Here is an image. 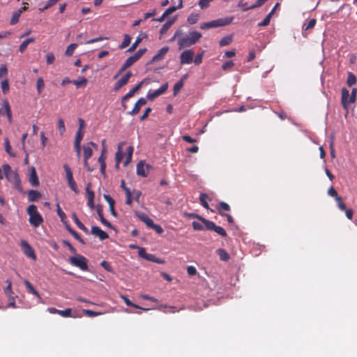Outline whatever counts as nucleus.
I'll list each match as a JSON object with an SVG mask.
<instances>
[{"label":"nucleus","instance_id":"f257e3e1","mask_svg":"<svg viewBox=\"0 0 357 357\" xmlns=\"http://www.w3.org/2000/svg\"><path fill=\"white\" fill-rule=\"evenodd\" d=\"M202 34L197 31H190L188 34L181 35L178 40L179 50L190 47L197 43L202 38Z\"/></svg>","mask_w":357,"mask_h":357},{"label":"nucleus","instance_id":"f03ea898","mask_svg":"<svg viewBox=\"0 0 357 357\" xmlns=\"http://www.w3.org/2000/svg\"><path fill=\"white\" fill-rule=\"evenodd\" d=\"M2 169L3 172V174L5 175V177L6 179L10 182L14 184L15 188L21 191L22 187H21V181L20 178V176L17 171H13L11 169L10 166L6 163L2 165Z\"/></svg>","mask_w":357,"mask_h":357},{"label":"nucleus","instance_id":"7ed1b4c3","mask_svg":"<svg viewBox=\"0 0 357 357\" xmlns=\"http://www.w3.org/2000/svg\"><path fill=\"white\" fill-rule=\"evenodd\" d=\"M26 212L29 215V223L33 227H38L43 222V218L38 213L36 206L33 204L29 206Z\"/></svg>","mask_w":357,"mask_h":357},{"label":"nucleus","instance_id":"20e7f679","mask_svg":"<svg viewBox=\"0 0 357 357\" xmlns=\"http://www.w3.org/2000/svg\"><path fill=\"white\" fill-rule=\"evenodd\" d=\"M68 261L71 265L79 268L82 271H87L89 270L88 260L81 255H76L69 257Z\"/></svg>","mask_w":357,"mask_h":357},{"label":"nucleus","instance_id":"39448f33","mask_svg":"<svg viewBox=\"0 0 357 357\" xmlns=\"http://www.w3.org/2000/svg\"><path fill=\"white\" fill-rule=\"evenodd\" d=\"M91 146H96V144L93 142H89L87 144L83 146L84 152V166L87 169L89 172L93 171V168H91L89 165L88 160L91 157L93 151Z\"/></svg>","mask_w":357,"mask_h":357},{"label":"nucleus","instance_id":"423d86ee","mask_svg":"<svg viewBox=\"0 0 357 357\" xmlns=\"http://www.w3.org/2000/svg\"><path fill=\"white\" fill-rule=\"evenodd\" d=\"M206 222L205 229L207 230H213L222 237L227 236L226 231L220 226H217L211 220H204Z\"/></svg>","mask_w":357,"mask_h":357},{"label":"nucleus","instance_id":"0eeeda50","mask_svg":"<svg viewBox=\"0 0 357 357\" xmlns=\"http://www.w3.org/2000/svg\"><path fill=\"white\" fill-rule=\"evenodd\" d=\"M194 52L191 49L184 50L180 55L181 65L190 64L193 62Z\"/></svg>","mask_w":357,"mask_h":357},{"label":"nucleus","instance_id":"6e6552de","mask_svg":"<svg viewBox=\"0 0 357 357\" xmlns=\"http://www.w3.org/2000/svg\"><path fill=\"white\" fill-rule=\"evenodd\" d=\"M168 89V83L166 82L162 84L158 90L151 91H149L147 93L146 98L149 100H153L162 94L165 93Z\"/></svg>","mask_w":357,"mask_h":357},{"label":"nucleus","instance_id":"1a4fd4ad","mask_svg":"<svg viewBox=\"0 0 357 357\" xmlns=\"http://www.w3.org/2000/svg\"><path fill=\"white\" fill-rule=\"evenodd\" d=\"M20 245L23 250V252L26 256L33 260L36 259V255L35 254V252L28 242H26L24 240H22Z\"/></svg>","mask_w":357,"mask_h":357},{"label":"nucleus","instance_id":"9d476101","mask_svg":"<svg viewBox=\"0 0 357 357\" xmlns=\"http://www.w3.org/2000/svg\"><path fill=\"white\" fill-rule=\"evenodd\" d=\"M234 20V17L219 18L211 22V28L224 26L230 24Z\"/></svg>","mask_w":357,"mask_h":357},{"label":"nucleus","instance_id":"9b49d317","mask_svg":"<svg viewBox=\"0 0 357 357\" xmlns=\"http://www.w3.org/2000/svg\"><path fill=\"white\" fill-rule=\"evenodd\" d=\"M132 74L131 72L128 71L114 85V90L115 91H119L122 86L126 85L130 78L132 77Z\"/></svg>","mask_w":357,"mask_h":357},{"label":"nucleus","instance_id":"f8f14e48","mask_svg":"<svg viewBox=\"0 0 357 357\" xmlns=\"http://www.w3.org/2000/svg\"><path fill=\"white\" fill-rule=\"evenodd\" d=\"M91 185V183H89L86 187V192L87 197H88L87 205L90 208L93 209L95 207V204H94L95 194H94L93 191L90 190Z\"/></svg>","mask_w":357,"mask_h":357},{"label":"nucleus","instance_id":"ddd939ff","mask_svg":"<svg viewBox=\"0 0 357 357\" xmlns=\"http://www.w3.org/2000/svg\"><path fill=\"white\" fill-rule=\"evenodd\" d=\"M151 167L150 165H146L144 162L139 161L137 165V174L139 176H142L143 177H146L148 175V172L146 169Z\"/></svg>","mask_w":357,"mask_h":357},{"label":"nucleus","instance_id":"4468645a","mask_svg":"<svg viewBox=\"0 0 357 357\" xmlns=\"http://www.w3.org/2000/svg\"><path fill=\"white\" fill-rule=\"evenodd\" d=\"M29 181L31 183V185L33 187H37L39 185V180L36 171L35 167H31L29 169Z\"/></svg>","mask_w":357,"mask_h":357},{"label":"nucleus","instance_id":"2eb2a0df","mask_svg":"<svg viewBox=\"0 0 357 357\" xmlns=\"http://www.w3.org/2000/svg\"><path fill=\"white\" fill-rule=\"evenodd\" d=\"M146 104V100L144 98H140L135 104L133 109L128 112V114L134 116L138 114L142 106Z\"/></svg>","mask_w":357,"mask_h":357},{"label":"nucleus","instance_id":"dca6fc26","mask_svg":"<svg viewBox=\"0 0 357 357\" xmlns=\"http://www.w3.org/2000/svg\"><path fill=\"white\" fill-rule=\"evenodd\" d=\"M91 231L92 234L98 236L101 241L109 238L108 234L98 226H93Z\"/></svg>","mask_w":357,"mask_h":357},{"label":"nucleus","instance_id":"f3484780","mask_svg":"<svg viewBox=\"0 0 357 357\" xmlns=\"http://www.w3.org/2000/svg\"><path fill=\"white\" fill-rule=\"evenodd\" d=\"M169 51L168 47L161 48L159 52L152 58L151 62H156L164 59L165 56Z\"/></svg>","mask_w":357,"mask_h":357},{"label":"nucleus","instance_id":"a211bd4d","mask_svg":"<svg viewBox=\"0 0 357 357\" xmlns=\"http://www.w3.org/2000/svg\"><path fill=\"white\" fill-rule=\"evenodd\" d=\"M349 92L346 88L342 89V105L345 109H348L349 103Z\"/></svg>","mask_w":357,"mask_h":357},{"label":"nucleus","instance_id":"6ab92c4d","mask_svg":"<svg viewBox=\"0 0 357 357\" xmlns=\"http://www.w3.org/2000/svg\"><path fill=\"white\" fill-rule=\"evenodd\" d=\"M96 211H97V213L98 215V217H99V219H100V221L105 226H107V227H109V228H112V225H111L110 222H109L103 216V213H102V209L101 208L100 206H97V208H96Z\"/></svg>","mask_w":357,"mask_h":357},{"label":"nucleus","instance_id":"aec40b11","mask_svg":"<svg viewBox=\"0 0 357 357\" xmlns=\"http://www.w3.org/2000/svg\"><path fill=\"white\" fill-rule=\"evenodd\" d=\"M216 209L220 215H225V213H224L223 211H229L231 208L228 204L224 202H220L217 205Z\"/></svg>","mask_w":357,"mask_h":357},{"label":"nucleus","instance_id":"412c9836","mask_svg":"<svg viewBox=\"0 0 357 357\" xmlns=\"http://www.w3.org/2000/svg\"><path fill=\"white\" fill-rule=\"evenodd\" d=\"M176 20V17H174L173 19L169 20L167 22H166L160 29V33L161 35L165 34L172 26V25L175 22Z\"/></svg>","mask_w":357,"mask_h":357},{"label":"nucleus","instance_id":"4be33fe9","mask_svg":"<svg viewBox=\"0 0 357 357\" xmlns=\"http://www.w3.org/2000/svg\"><path fill=\"white\" fill-rule=\"evenodd\" d=\"M72 218L75 223V225L78 227L79 229H80L82 231H83L85 233H88L89 230L84 225V224L79 220L75 213H73L72 214Z\"/></svg>","mask_w":357,"mask_h":357},{"label":"nucleus","instance_id":"5701e85b","mask_svg":"<svg viewBox=\"0 0 357 357\" xmlns=\"http://www.w3.org/2000/svg\"><path fill=\"white\" fill-rule=\"evenodd\" d=\"M40 197V192L37 190H31L28 192V199L29 202L37 201Z\"/></svg>","mask_w":357,"mask_h":357},{"label":"nucleus","instance_id":"b1692460","mask_svg":"<svg viewBox=\"0 0 357 357\" xmlns=\"http://www.w3.org/2000/svg\"><path fill=\"white\" fill-rule=\"evenodd\" d=\"M143 82H139L137 85L133 87L130 91L123 97V101L132 97L134 94L141 88Z\"/></svg>","mask_w":357,"mask_h":357},{"label":"nucleus","instance_id":"393cba45","mask_svg":"<svg viewBox=\"0 0 357 357\" xmlns=\"http://www.w3.org/2000/svg\"><path fill=\"white\" fill-rule=\"evenodd\" d=\"M125 144V142H121L118 146V151L116 153L115 155V160H116V167H118L119 165V163L122 160L123 158V153L121 151V147L123 145Z\"/></svg>","mask_w":357,"mask_h":357},{"label":"nucleus","instance_id":"a878e982","mask_svg":"<svg viewBox=\"0 0 357 357\" xmlns=\"http://www.w3.org/2000/svg\"><path fill=\"white\" fill-rule=\"evenodd\" d=\"M66 229L75 238H76L77 241H79L81 243L85 244V242L82 238L80 235L73 229L70 227L69 225H66Z\"/></svg>","mask_w":357,"mask_h":357},{"label":"nucleus","instance_id":"bb28decb","mask_svg":"<svg viewBox=\"0 0 357 357\" xmlns=\"http://www.w3.org/2000/svg\"><path fill=\"white\" fill-rule=\"evenodd\" d=\"M35 41V38H29L27 39H26L25 40H24L20 45L19 47V50L21 53H23L25 50L26 49L27 46L29 45V44L33 43Z\"/></svg>","mask_w":357,"mask_h":357},{"label":"nucleus","instance_id":"cd10ccee","mask_svg":"<svg viewBox=\"0 0 357 357\" xmlns=\"http://www.w3.org/2000/svg\"><path fill=\"white\" fill-rule=\"evenodd\" d=\"M183 7V2L182 0L180 1L179 4L178 6H170L163 13L165 16L167 17L172 13L175 12L177 9L181 8Z\"/></svg>","mask_w":357,"mask_h":357},{"label":"nucleus","instance_id":"c85d7f7f","mask_svg":"<svg viewBox=\"0 0 357 357\" xmlns=\"http://www.w3.org/2000/svg\"><path fill=\"white\" fill-rule=\"evenodd\" d=\"M139 219L144 222L148 227H151V225H153V221L152 219L149 218L146 214H140L138 215Z\"/></svg>","mask_w":357,"mask_h":357},{"label":"nucleus","instance_id":"c756f323","mask_svg":"<svg viewBox=\"0 0 357 357\" xmlns=\"http://www.w3.org/2000/svg\"><path fill=\"white\" fill-rule=\"evenodd\" d=\"M134 149L132 146H130L126 149V159L124 162V165H127L128 163H130L132 160V153H133Z\"/></svg>","mask_w":357,"mask_h":357},{"label":"nucleus","instance_id":"7c9ffc66","mask_svg":"<svg viewBox=\"0 0 357 357\" xmlns=\"http://www.w3.org/2000/svg\"><path fill=\"white\" fill-rule=\"evenodd\" d=\"M208 199V196L206 193H202L199 196V202L206 209H210L209 205L206 201Z\"/></svg>","mask_w":357,"mask_h":357},{"label":"nucleus","instance_id":"2f4dec72","mask_svg":"<svg viewBox=\"0 0 357 357\" xmlns=\"http://www.w3.org/2000/svg\"><path fill=\"white\" fill-rule=\"evenodd\" d=\"M4 112L7 115L9 122L12 121V114L9 102L7 100L3 102Z\"/></svg>","mask_w":357,"mask_h":357},{"label":"nucleus","instance_id":"473e14b6","mask_svg":"<svg viewBox=\"0 0 357 357\" xmlns=\"http://www.w3.org/2000/svg\"><path fill=\"white\" fill-rule=\"evenodd\" d=\"M4 144H5V151L11 157H15V153H13L12 151V148H11V146L10 144V142H9V139L8 138H6L5 139V142H4Z\"/></svg>","mask_w":357,"mask_h":357},{"label":"nucleus","instance_id":"72a5a7b5","mask_svg":"<svg viewBox=\"0 0 357 357\" xmlns=\"http://www.w3.org/2000/svg\"><path fill=\"white\" fill-rule=\"evenodd\" d=\"M22 10H18L17 11L13 13L10 22L11 25H14L18 22Z\"/></svg>","mask_w":357,"mask_h":357},{"label":"nucleus","instance_id":"f704fd0d","mask_svg":"<svg viewBox=\"0 0 357 357\" xmlns=\"http://www.w3.org/2000/svg\"><path fill=\"white\" fill-rule=\"evenodd\" d=\"M217 252L221 260L227 261L229 259V255L224 249H218Z\"/></svg>","mask_w":357,"mask_h":357},{"label":"nucleus","instance_id":"c9c22d12","mask_svg":"<svg viewBox=\"0 0 357 357\" xmlns=\"http://www.w3.org/2000/svg\"><path fill=\"white\" fill-rule=\"evenodd\" d=\"M24 284H25L26 289H28V291L31 294L36 296L38 298L40 297V295H39L38 292L34 289L33 285L28 280H25L24 281Z\"/></svg>","mask_w":357,"mask_h":357},{"label":"nucleus","instance_id":"e433bc0d","mask_svg":"<svg viewBox=\"0 0 357 357\" xmlns=\"http://www.w3.org/2000/svg\"><path fill=\"white\" fill-rule=\"evenodd\" d=\"M130 41H131L130 36L128 34H125L123 36V40L121 43V44L119 45V48L124 49V48L127 47L130 45Z\"/></svg>","mask_w":357,"mask_h":357},{"label":"nucleus","instance_id":"4c0bfd02","mask_svg":"<svg viewBox=\"0 0 357 357\" xmlns=\"http://www.w3.org/2000/svg\"><path fill=\"white\" fill-rule=\"evenodd\" d=\"M57 128H58L60 135L62 136L64 134V132H66L64 121L62 119H59L58 120Z\"/></svg>","mask_w":357,"mask_h":357},{"label":"nucleus","instance_id":"58836bf2","mask_svg":"<svg viewBox=\"0 0 357 357\" xmlns=\"http://www.w3.org/2000/svg\"><path fill=\"white\" fill-rule=\"evenodd\" d=\"M186 76H185L183 79H181L180 81H178L177 83L175 84L174 86V95L176 96L183 88V79L185 78Z\"/></svg>","mask_w":357,"mask_h":357},{"label":"nucleus","instance_id":"ea45409f","mask_svg":"<svg viewBox=\"0 0 357 357\" xmlns=\"http://www.w3.org/2000/svg\"><path fill=\"white\" fill-rule=\"evenodd\" d=\"M63 169L66 172V176L67 181L74 179L73 172H72L70 167L67 164H65L63 165Z\"/></svg>","mask_w":357,"mask_h":357},{"label":"nucleus","instance_id":"a19ab883","mask_svg":"<svg viewBox=\"0 0 357 357\" xmlns=\"http://www.w3.org/2000/svg\"><path fill=\"white\" fill-rule=\"evenodd\" d=\"M356 83V77L352 73H349L347 84L349 86H351Z\"/></svg>","mask_w":357,"mask_h":357},{"label":"nucleus","instance_id":"79ce46f5","mask_svg":"<svg viewBox=\"0 0 357 357\" xmlns=\"http://www.w3.org/2000/svg\"><path fill=\"white\" fill-rule=\"evenodd\" d=\"M272 17V12H270L266 17L264 19V20L261 22H259L257 25L258 26H266L270 24V21Z\"/></svg>","mask_w":357,"mask_h":357},{"label":"nucleus","instance_id":"37998d69","mask_svg":"<svg viewBox=\"0 0 357 357\" xmlns=\"http://www.w3.org/2000/svg\"><path fill=\"white\" fill-rule=\"evenodd\" d=\"M77 45L75 44V43H72L70 45H69L68 47H67V49L65 52V55L68 56H70L73 55L75 48L77 47Z\"/></svg>","mask_w":357,"mask_h":357},{"label":"nucleus","instance_id":"c03bdc74","mask_svg":"<svg viewBox=\"0 0 357 357\" xmlns=\"http://www.w3.org/2000/svg\"><path fill=\"white\" fill-rule=\"evenodd\" d=\"M1 86L3 94H6L9 91V83L8 79H4L1 82Z\"/></svg>","mask_w":357,"mask_h":357},{"label":"nucleus","instance_id":"a18cd8bd","mask_svg":"<svg viewBox=\"0 0 357 357\" xmlns=\"http://www.w3.org/2000/svg\"><path fill=\"white\" fill-rule=\"evenodd\" d=\"M72 309L71 308H66L64 310H59V314L63 317H75L72 315Z\"/></svg>","mask_w":357,"mask_h":357},{"label":"nucleus","instance_id":"49530a36","mask_svg":"<svg viewBox=\"0 0 357 357\" xmlns=\"http://www.w3.org/2000/svg\"><path fill=\"white\" fill-rule=\"evenodd\" d=\"M204 53L205 51L202 50L195 56V59H193V62L195 63V65L198 66L202 63Z\"/></svg>","mask_w":357,"mask_h":357},{"label":"nucleus","instance_id":"de8ad7c7","mask_svg":"<svg viewBox=\"0 0 357 357\" xmlns=\"http://www.w3.org/2000/svg\"><path fill=\"white\" fill-rule=\"evenodd\" d=\"M36 86H37L38 93L39 94L41 93L43 89L45 87L44 81H43V79L42 77L38 78L37 82H36Z\"/></svg>","mask_w":357,"mask_h":357},{"label":"nucleus","instance_id":"09e8293b","mask_svg":"<svg viewBox=\"0 0 357 357\" xmlns=\"http://www.w3.org/2000/svg\"><path fill=\"white\" fill-rule=\"evenodd\" d=\"M199 17L198 14H191L188 16L187 21L190 24H195L197 22Z\"/></svg>","mask_w":357,"mask_h":357},{"label":"nucleus","instance_id":"8fccbe9b","mask_svg":"<svg viewBox=\"0 0 357 357\" xmlns=\"http://www.w3.org/2000/svg\"><path fill=\"white\" fill-rule=\"evenodd\" d=\"M232 42L231 36H225L220 40V45L221 47L229 45Z\"/></svg>","mask_w":357,"mask_h":357},{"label":"nucleus","instance_id":"3c124183","mask_svg":"<svg viewBox=\"0 0 357 357\" xmlns=\"http://www.w3.org/2000/svg\"><path fill=\"white\" fill-rule=\"evenodd\" d=\"M69 188L75 193H79V189L74 179L67 181Z\"/></svg>","mask_w":357,"mask_h":357},{"label":"nucleus","instance_id":"603ef678","mask_svg":"<svg viewBox=\"0 0 357 357\" xmlns=\"http://www.w3.org/2000/svg\"><path fill=\"white\" fill-rule=\"evenodd\" d=\"M121 298L123 300L126 305L133 307L135 308H140L137 305L133 303L127 296H121Z\"/></svg>","mask_w":357,"mask_h":357},{"label":"nucleus","instance_id":"864d4df0","mask_svg":"<svg viewBox=\"0 0 357 357\" xmlns=\"http://www.w3.org/2000/svg\"><path fill=\"white\" fill-rule=\"evenodd\" d=\"M84 137V133L80 129H78L76 133L75 139L74 144H81V141L82 140Z\"/></svg>","mask_w":357,"mask_h":357},{"label":"nucleus","instance_id":"5fc2aeb1","mask_svg":"<svg viewBox=\"0 0 357 357\" xmlns=\"http://www.w3.org/2000/svg\"><path fill=\"white\" fill-rule=\"evenodd\" d=\"M328 195L331 197H334L335 200H337L338 197H340V196L337 194L336 190L333 186L329 188V189L328 190Z\"/></svg>","mask_w":357,"mask_h":357},{"label":"nucleus","instance_id":"6e6d98bb","mask_svg":"<svg viewBox=\"0 0 357 357\" xmlns=\"http://www.w3.org/2000/svg\"><path fill=\"white\" fill-rule=\"evenodd\" d=\"M55 61L54 54L52 52H49L46 54V62L47 65L52 64Z\"/></svg>","mask_w":357,"mask_h":357},{"label":"nucleus","instance_id":"4d7b16f0","mask_svg":"<svg viewBox=\"0 0 357 357\" xmlns=\"http://www.w3.org/2000/svg\"><path fill=\"white\" fill-rule=\"evenodd\" d=\"M125 193L126 197V204L128 205H131L133 202L131 191L130 190H126V192Z\"/></svg>","mask_w":357,"mask_h":357},{"label":"nucleus","instance_id":"13d9d810","mask_svg":"<svg viewBox=\"0 0 357 357\" xmlns=\"http://www.w3.org/2000/svg\"><path fill=\"white\" fill-rule=\"evenodd\" d=\"M186 215L188 217V218H197L199 220H200L203 224H204V225H206V222L204 220H207L206 218L200 216L198 214H196V213H187Z\"/></svg>","mask_w":357,"mask_h":357},{"label":"nucleus","instance_id":"bf43d9fd","mask_svg":"<svg viewBox=\"0 0 357 357\" xmlns=\"http://www.w3.org/2000/svg\"><path fill=\"white\" fill-rule=\"evenodd\" d=\"M234 66V63L232 61H228L222 66V69L225 71L229 70Z\"/></svg>","mask_w":357,"mask_h":357},{"label":"nucleus","instance_id":"052dcab7","mask_svg":"<svg viewBox=\"0 0 357 357\" xmlns=\"http://www.w3.org/2000/svg\"><path fill=\"white\" fill-rule=\"evenodd\" d=\"M213 1V0H199L198 4L202 9H205L209 6L210 2Z\"/></svg>","mask_w":357,"mask_h":357},{"label":"nucleus","instance_id":"680f3d73","mask_svg":"<svg viewBox=\"0 0 357 357\" xmlns=\"http://www.w3.org/2000/svg\"><path fill=\"white\" fill-rule=\"evenodd\" d=\"M56 212H57L59 217L61 218V220L63 222L66 216L65 213L61 208L59 204L56 205Z\"/></svg>","mask_w":357,"mask_h":357},{"label":"nucleus","instance_id":"e2e57ef3","mask_svg":"<svg viewBox=\"0 0 357 357\" xmlns=\"http://www.w3.org/2000/svg\"><path fill=\"white\" fill-rule=\"evenodd\" d=\"M337 204V206L339 208V209L342 211H346L347 208H346V205L344 204V203L342 202V197H338L337 199V200H335Z\"/></svg>","mask_w":357,"mask_h":357},{"label":"nucleus","instance_id":"0e129e2a","mask_svg":"<svg viewBox=\"0 0 357 357\" xmlns=\"http://www.w3.org/2000/svg\"><path fill=\"white\" fill-rule=\"evenodd\" d=\"M315 24H316V20L315 19H311L308 22V23H307V24L306 26L303 25V29H305V31L313 29L314 27Z\"/></svg>","mask_w":357,"mask_h":357},{"label":"nucleus","instance_id":"69168bd1","mask_svg":"<svg viewBox=\"0 0 357 357\" xmlns=\"http://www.w3.org/2000/svg\"><path fill=\"white\" fill-rule=\"evenodd\" d=\"M146 49H139L132 56L135 58L136 61H138L141 56L146 52Z\"/></svg>","mask_w":357,"mask_h":357},{"label":"nucleus","instance_id":"338daca9","mask_svg":"<svg viewBox=\"0 0 357 357\" xmlns=\"http://www.w3.org/2000/svg\"><path fill=\"white\" fill-rule=\"evenodd\" d=\"M103 197L105 200L108 203L109 206H112L115 205V201L112 199V197L109 195H104Z\"/></svg>","mask_w":357,"mask_h":357},{"label":"nucleus","instance_id":"774afa93","mask_svg":"<svg viewBox=\"0 0 357 357\" xmlns=\"http://www.w3.org/2000/svg\"><path fill=\"white\" fill-rule=\"evenodd\" d=\"M137 61L135 59V58L131 56L128 57L126 61L124 62V64L126 65V67H130L132 64H134Z\"/></svg>","mask_w":357,"mask_h":357}]
</instances>
